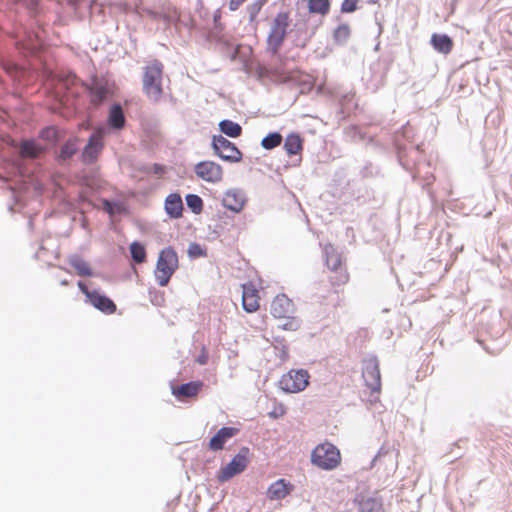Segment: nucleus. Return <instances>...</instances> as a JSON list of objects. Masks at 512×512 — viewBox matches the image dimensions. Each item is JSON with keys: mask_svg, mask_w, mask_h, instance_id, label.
<instances>
[{"mask_svg": "<svg viewBox=\"0 0 512 512\" xmlns=\"http://www.w3.org/2000/svg\"><path fill=\"white\" fill-rule=\"evenodd\" d=\"M162 79L163 64L160 61L155 60L143 68L142 92L153 104H158L164 96Z\"/></svg>", "mask_w": 512, "mask_h": 512, "instance_id": "1", "label": "nucleus"}, {"mask_svg": "<svg viewBox=\"0 0 512 512\" xmlns=\"http://www.w3.org/2000/svg\"><path fill=\"white\" fill-rule=\"evenodd\" d=\"M90 105L94 108L111 100L115 94V83L109 75L92 74L84 84Z\"/></svg>", "mask_w": 512, "mask_h": 512, "instance_id": "2", "label": "nucleus"}, {"mask_svg": "<svg viewBox=\"0 0 512 512\" xmlns=\"http://www.w3.org/2000/svg\"><path fill=\"white\" fill-rule=\"evenodd\" d=\"M178 268L179 259L176 250L172 246L163 248L158 254L154 270L155 281L159 286L166 287Z\"/></svg>", "mask_w": 512, "mask_h": 512, "instance_id": "3", "label": "nucleus"}, {"mask_svg": "<svg viewBox=\"0 0 512 512\" xmlns=\"http://www.w3.org/2000/svg\"><path fill=\"white\" fill-rule=\"evenodd\" d=\"M341 462L339 450L333 444H320L311 453V463L323 470H333Z\"/></svg>", "mask_w": 512, "mask_h": 512, "instance_id": "4", "label": "nucleus"}, {"mask_svg": "<svg viewBox=\"0 0 512 512\" xmlns=\"http://www.w3.org/2000/svg\"><path fill=\"white\" fill-rule=\"evenodd\" d=\"M289 26V15L286 12L278 13L273 19L271 31L267 38L268 50L276 55L287 35V28Z\"/></svg>", "mask_w": 512, "mask_h": 512, "instance_id": "5", "label": "nucleus"}, {"mask_svg": "<svg viewBox=\"0 0 512 512\" xmlns=\"http://www.w3.org/2000/svg\"><path fill=\"white\" fill-rule=\"evenodd\" d=\"M250 449L246 446L240 448L239 452L226 464L217 474V480L225 483L233 477L241 474L249 464Z\"/></svg>", "mask_w": 512, "mask_h": 512, "instance_id": "6", "label": "nucleus"}, {"mask_svg": "<svg viewBox=\"0 0 512 512\" xmlns=\"http://www.w3.org/2000/svg\"><path fill=\"white\" fill-rule=\"evenodd\" d=\"M211 147L214 153L225 162L238 163L243 158V153L238 147L222 135H213Z\"/></svg>", "mask_w": 512, "mask_h": 512, "instance_id": "7", "label": "nucleus"}, {"mask_svg": "<svg viewBox=\"0 0 512 512\" xmlns=\"http://www.w3.org/2000/svg\"><path fill=\"white\" fill-rule=\"evenodd\" d=\"M309 378L308 372L304 369L291 370L281 377L279 386L286 393H298L307 387Z\"/></svg>", "mask_w": 512, "mask_h": 512, "instance_id": "8", "label": "nucleus"}, {"mask_svg": "<svg viewBox=\"0 0 512 512\" xmlns=\"http://www.w3.org/2000/svg\"><path fill=\"white\" fill-rule=\"evenodd\" d=\"M362 376L366 386L372 392H379L381 389V374L379 361L376 356H370L364 360Z\"/></svg>", "mask_w": 512, "mask_h": 512, "instance_id": "9", "label": "nucleus"}, {"mask_svg": "<svg viewBox=\"0 0 512 512\" xmlns=\"http://www.w3.org/2000/svg\"><path fill=\"white\" fill-rule=\"evenodd\" d=\"M194 172L200 179L209 183H218L223 178V169L214 161H201L194 167Z\"/></svg>", "mask_w": 512, "mask_h": 512, "instance_id": "10", "label": "nucleus"}, {"mask_svg": "<svg viewBox=\"0 0 512 512\" xmlns=\"http://www.w3.org/2000/svg\"><path fill=\"white\" fill-rule=\"evenodd\" d=\"M103 139L100 134L93 133L81 152V160L86 165L93 164L103 149Z\"/></svg>", "mask_w": 512, "mask_h": 512, "instance_id": "11", "label": "nucleus"}, {"mask_svg": "<svg viewBox=\"0 0 512 512\" xmlns=\"http://www.w3.org/2000/svg\"><path fill=\"white\" fill-rule=\"evenodd\" d=\"M246 202V193L240 188L228 189L222 198L223 206L234 213L241 212Z\"/></svg>", "mask_w": 512, "mask_h": 512, "instance_id": "12", "label": "nucleus"}, {"mask_svg": "<svg viewBox=\"0 0 512 512\" xmlns=\"http://www.w3.org/2000/svg\"><path fill=\"white\" fill-rule=\"evenodd\" d=\"M154 17L158 20H161L166 25H173L176 29L180 27H185L191 32L194 29V21L188 16L187 20L182 19L181 15L177 11L176 8H169L166 12L161 14H155Z\"/></svg>", "mask_w": 512, "mask_h": 512, "instance_id": "13", "label": "nucleus"}, {"mask_svg": "<svg viewBox=\"0 0 512 512\" xmlns=\"http://www.w3.org/2000/svg\"><path fill=\"white\" fill-rule=\"evenodd\" d=\"M80 139L70 137L55 152V160L63 165L68 163L80 150Z\"/></svg>", "mask_w": 512, "mask_h": 512, "instance_id": "14", "label": "nucleus"}, {"mask_svg": "<svg viewBox=\"0 0 512 512\" xmlns=\"http://www.w3.org/2000/svg\"><path fill=\"white\" fill-rule=\"evenodd\" d=\"M239 433L236 427L224 426L220 428L209 440L208 448L211 451L224 449L225 444Z\"/></svg>", "mask_w": 512, "mask_h": 512, "instance_id": "15", "label": "nucleus"}, {"mask_svg": "<svg viewBox=\"0 0 512 512\" xmlns=\"http://www.w3.org/2000/svg\"><path fill=\"white\" fill-rule=\"evenodd\" d=\"M203 386L202 381H189L178 386H172V394L176 399L184 401L196 397Z\"/></svg>", "mask_w": 512, "mask_h": 512, "instance_id": "16", "label": "nucleus"}, {"mask_svg": "<svg viewBox=\"0 0 512 512\" xmlns=\"http://www.w3.org/2000/svg\"><path fill=\"white\" fill-rule=\"evenodd\" d=\"M87 303L107 315L116 311V304L113 300L98 290H93V292H91V296H89Z\"/></svg>", "mask_w": 512, "mask_h": 512, "instance_id": "17", "label": "nucleus"}, {"mask_svg": "<svg viewBox=\"0 0 512 512\" xmlns=\"http://www.w3.org/2000/svg\"><path fill=\"white\" fill-rule=\"evenodd\" d=\"M136 118L140 123V127L143 133L149 137L153 138L158 133L159 121L156 116L151 113L141 110L136 113Z\"/></svg>", "mask_w": 512, "mask_h": 512, "instance_id": "18", "label": "nucleus"}, {"mask_svg": "<svg viewBox=\"0 0 512 512\" xmlns=\"http://www.w3.org/2000/svg\"><path fill=\"white\" fill-rule=\"evenodd\" d=\"M270 312L278 319L287 317L293 312V302L285 294H279L272 301Z\"/></svg>", "mask_w": 512, "mask_h": 512, "instance_id": "19", "label": "nucleus"}, {"mask_svg": "<svg viewBox=\"0 0 512 512\" xmlns=\"http://www.w3.org/2000/svg\"><path fill=\"white\" fill-rule=\"evenodd\" d=\"M253 71H254L255 77L260 82H264L266 80L279 81V82L288 81V77L284 73H282L278 70H272L261 63H257L254 66Z\"/></svg>", "mask_w": 512, "mask_h": 512, "instance_id": "20", "label": "nucleus"}, {"mask_svg": "<svg viewBox=\"0 0 512 512\" xmlns=\"http://www.w3.org/2000/svg\"><path fill=\"white\" fill-rule=\"evenodd\" d=\"M294 486L285 479H278L275 482H273L268 490H267V497L270 500H281L284 499L287 495H289Z\"/></svg>", "mask_w": 512, "mask_h": 512, "instance_id": "21", "label": "nucleus"}, {"mask_svg": "<svg viewBox=\"0 0 512 512\" xmlns=\"http://www.w3.org/2000/svg\"><path fill=\"white\" fill-rule=\"evenodd\" d=\"M430 44L435 51L443 55L449 54L454 46L453 39L444 33H433L430 38Z\"/></svg>", "mask_w": 512, "mask_h": 512, "instance_id": "22", "label": "nucleus"}, {"mask_svg": "<svg viewBox=\"0 0 512 512\" xmlns=\"http://www.w3.org/2000/svg\"><path fill=\"white\" fill-rule=\"evenodd\" d=\"M165 212L171 219H178L182 216L183 202L180 194L171 193L165 199Z\"/></svg>", "mask_w": 512, "mask_h": 512, "instance_id": "23", "label": "nucleus"}, {"mask_svg": "<svg viewBox=\"0 0 512 512\" xmlns=\"http://www.w3.org/2000/svg\"><path fill=\"white\" fill-rule=\"evenodd\" d=\"M358 507L360 512H384L382 498L376 494L360 497Z\"/></svg>", "mask_w": 512, "mask_h": 512, "instance_id": "24", "label": "nucleus"}, {"mask_svg": "<svg viewBox=\"0 0 512 512\" xmlns=\"http://www.w3.org/2000/svg\"><path fill=\"white\" fill-rule=\"evenodd\" d=\"M45 148L35 140H23L19 146V154L23 158L36 159L42 155Z\"/></svg>", "mask_w": 512, "mask_h": 512, "instance_id": "25", "label": "nucleus"}, {"mask_svg": "<svg viewBox=\"0 0 512 512\" xmlns=\"http://www.w3.org/2000/svg\"><path fill=\"white\" fill-rule=\"evenodd\" d=\"M107 125L114 130H120L125 125V114L119 103H113L110 107Z\"/></svg>", "mask_w": 512, "mask_h": 512, "instance_id": "26", "label": "nucleus"}, {"mask_svg": "<svg viewBox=\"0 0 512 512\" xmlns=\"http://www.w3.org/2000/svg\"><path fill=\"white\" fill-rule=\"evenodd\" d=\"M69 264L76 270L81 277L93 276V271L89 264L78 254H72L68 257Z\"/></svg>", "mask_w": 512, "mask_h": 512, "instance_id": "27", "label": "nucleus"}, {"mask_svg": "<svg viewBox=\"0 0 512 512\" xmlns=\"http://www.w3.org/2000/svg\"><path fill=\"white\" fill-rule=\"evenodd\" d=\"M284 149L289 156L300 153L303 149V139L298 133H290L284 142Z\"/></svg>", "mask_w": 512, "mask_h": 512, "instance_id": "28", "label": "nucleus"}, {"mask_svg": "<svg viewBox=\"0 0 512 512\" xmlns=\"http://www.w3.org/2000/svg\"><path fill=\"white\" fill-rule=\"evenodd\" d=\"M102 205L104 211L109 214L112 222H115L118 216L126 212L124 205L116 200L103 199Z\"/></svg>", "mask_w": 512, "mask_h": 512, "instance_id": "29", "label": "nucleus"}, {"mask_svg": "<svg viewBox=\"0 0 512 512\" xmlns=\"http://www.w3.org/2000/svg\"><path fill=\"white\" fill-rule=\"evenodd\" d=\"M219 130L222 134L230 138H237L242 134L241 125L229 119H224L219 122Z\"/></svg>", "mask_w": 512, "mask_h": 512, "instance_id": "30", "label": "nucleus"}, {"mask_svg": "<svg viewBox=\"0 0 512 512\" xmlns=\"http://www.w3.org/2000/svg\"><path fill=\"white\" fill-rule=\"evenodd\" d=\"M256 294L257 291L251 288V296H248L247 287L246 285L243 286L242 307L247 313H253L259 308Z\"/></svg>", "mask_w": 512, "mask_h": 512, "instance_id": "31", "label": "nucleus"}, {"mask_svg": "<svg viewBox=\"0 0 512 512\" xmlns=\"http://www.w3.org/2000/svg\"><path fill=\"white\" fill-rule=\"evenodd\" d=\"M130 259L137 264L146 262L147 252L144 243L140 241H133L130 243Z\"/></svg>", "mask_w": 512, "mask_h": 512, "instance_id": "32", "label": "nucleus"}, {"mask_svg": "<svg viewBox=\"0 0 512 512\" xmlns=\"http://www.w3.org/2000/svg\"><path fill=\"white\" fill-rule=\"evenodd\" d=\"M63 136V132L55 126H47L40 132V137L51 144L59 143L63 139Z\"/></svg>", "mask_w": 512, "mask_h": 512, "instance_id": "33", "label": "nucleus"}, {"mask_svg": "<svg viewBox=\"0 0 512 512\" xmlns=\"http://www.w3.org/2000/svg\"><path fill=\"white\" fill-rule=\"evenodd\" d=\"M308 10L311 14L327 15L330 11V0H308Z\"/></svg>", "mask_w": 512, "mask_h": 512, "instance_id": "34", "label": "nucleus"}, {"mask_svg": "<svg viewBox=\"0 0 512 512\" xmlns=\"http://www.w3.org/2000/svg\"><path fill=\"white\" fill-rule=\"evenodd\" d=\"M282 140L283 137L279 132H270L261 140V146L265 150H272L278 147Z\"/></svg>", "mask_w": 512, "mask_h": 512, "instance_id": "35", "label": "nucleus"}, {"mask_svg": "<svg viewBox=\"0 0 512 512\" xmlns=\"http://www.w3.org/2000/svg\"><path fill=\"white\" fill-rule=\"evenodd\" d=\"M186 205L194 214H200L203 211V200L202 198L197 194H187L185 196Z\"/></svg>", "mask_w": 512, "mask_h": 512, "instance_id": "36", "label": "nucleus"}, {"mask_svg": "<svg viewBox=\"0 0 512 512\" xmlns=\"http://www.w3.org/2000/svg\"><path fill=\"white\" fill-rule=\"evenodd\" d=\"M325 254L327 267L332 271H337L341 266L340 256L334 251L332 246L325 248Z\"/></svg>", "mask_w": 512, "mask_h": 512, "instance_id": "37", "label": "nucleus"}, {"mask_svg": "<svg viewBox=\"0 0 512 512\" xmlns=\"http://www.w3.org/2000/svg\"><path fill=\"white\" fill-rule=\"evenodd\" d=\"M351 34L350 27L348 24H340L333 32V39L337 44H345Z\"/></svg>", "mask_w": 512, "mask_h": 512, "instance_id": "38", "label": "nucleus"}, {"mask_svg": "<svg viewBox=\"0 0 512 512\" xmlns=\"http://www.w3.org/2000/svg\"><path fill=\"white\" fill-rule=\"evenodd\" d=\"M266 3V0H255L246 7V11L249 16V22L252 23L256 20L259 12Z\"/></svg>", "mask_w": 512, "mask_h": 512, "instance_id": "39", "label": "nucleus"}, {"mask_svg": "<svg viewBox=\"0 0 512 512\" xmlns=\"http://www.w3.org/2000/svg\"><path fill=\"white\" fill-rule=\"evenodd\" d=\"M282 319H285V321L278 325L279 328L287 331H296L300 328L301 321L298 318L288 315Z\"/></svg>", "mask_w": 512, "mask_h": 512, "instance_id": "40", "label": "nucleus"}, {"mask_svg": "<svg viewBox=\"0 0 512 512\" xmlns=\"http://www.w3.org/2000/svg\"><path fill=\"white\" fill-rule=\"evenodd\" d=\"M188 256L191 258H199L206 255V250L198 243H191L188 247Z\"/></svg>", "mask_w": 512, "mask_h": 512, "instance_id": "41", "label": "nucleus"}, {"mask_svg": "<svg viewBox=\"0 0 512 512\" xmlns=\"http://www.w3.org/2000/svg\"><path fill=\"white\" fill-rule=\"evenodd\" d=\"M150 301L155 306H162L165 302L164 293L156 289L149 290Z\"/></svg>", "mask_w": 512, "mask_h": 512, "instance_id": "42", "label": "nucleus"}, {"mask_svg": "<svg viewBox=\"0 0 512 512\" xmlns=\"http://www.w3.org/2000/svg\"><path fill=\"white\" fill-rule=\"evenodd\" d=\"M377 168L371 162H366L360 170V175L363 178L373 177L377 174Z\"/></svg>", "mask_w": 512, "mask_h": 512, "instance_id": "43", "label": "nucleus"}, {"mask_svg": "<svg viewBox=\"0 0 512 512\" xmlns=\"http://www.w3.org/2000/svg\"><path fill=\"white\" fill-rule=\"evenodd\" d=\"M359 0H344L341 4L342 13H353L357 10Z\"/></svg>", "mask_w": 512, "mask_h": 512, "instance_id": "44", "label": "nucleus"}, {"mask_svg": "<svg viewBox=\"0 0 512 512\" xmlns=\"http://www.w3.org/2000/svg\"><path fill=\"white\" fill-rule=\"evenodd\" d=\"M26 6L35 17L41 13L40 0H27Z\"/></svg>", "mask_w": 512, "mask_h": 512, "instance_id": "45", "label": "nucleus"}, {"mask_svg": "<svg viewBox=\"0 0 512 512\" xmlns=\"http://www.w3.org/2000/svg\"><path fill=\"white\" fill-rule=\"evenodd\" d=\"M220 19H221V13L219 10H217L214 15H213V23H214V28L215 30L217 31H222L223 30V25L222 23L220 22Z\"/></svg>", "mask_w": 512, "mask_h": 512, "instance_id": "46", "label": "nucleus"}, {"mask_svg": "<svg viewBox=\"0 0 512 512\" xmlns=\"http://www.w3.org/2000/svg\"><path fill=\"white\" fill-rule=\"evenodd\" d=\"M208 353L205 347H202L201 353L196 357V362L200 365H206L208 363Z\"/></svg>", "mask_w": 512, "mask_h": 512, "instance_id": "47", "label": "nucleus"}, {"mask_svg": "<svg viewBox=\"0 0 512 512\" xmlns=\"http://www.w3.org/2000/svg\"><path fill=\"white\" fill-rule=\"evenodd\" d=\"M390 453L389 448L385 447L384 445L379 449L378 453L375 455V457L372 460V466L376 461H378L382 456H386Z\"/></svg>", "mask_w": 512, "mask_h": 512, "instance_id": "48", "label": "nucleus"}, {"mask_svg": "<svg viewBox=\"0 0 512 512\" xmlns=\"http://www.w3.org/2000/svg\"><path fill=\"white\" fill-rule=\"evenodd\" d=\"M77 285H78L80 291L86 296V302H87L89 300V296H91V292H93V290H89L83 281H78Z\"/></svg>", "mask_w": 512, "mask_h": 512, "instance_id": "49", "label": "nucleus"}, {"mask_svg": "<svg viewBox=\"0 0 512 512\" xmlns=\"http://www.w3.org/2000/svg\"><path fill=\"white\" fill-rule=\"evenodd\" d=\"M245 0H230L229 2V9L231 11H235L239 8V6L244 2Z\"/></svg>", "mask_w": 512, "mask_h": 512, "instance_id": "50", "label": "nucleus"}, {"mask_svg": "<svg viewBox=\"0 0 512 512\" xmlns=\"http://www.w3.org/2000/svg\"><path fill=\"white\" fill-rule=\"evenodd\" d=\"M153 172L155 174H162L164 172V167L160 164H154L153 165Z\"/></svg>", "mask_w": 512, "mask_h": 512, "instance_id": "51", "label": "nucleus"}, {"mask_svg": "<svg viewBox=\"0 0 512 512\" xmlns=\"http://www.w3.org/2000/svg\"><path fill=\"white\" fill-rule=\"evenodd\" d=\"M75 80H76V77L74 76V77L71 79L72 84L74 83V81H75ZM69 82H70V79L66 80V81L64 82V85H65L66 87H68V83H69ZM67 93H68V94H70V93H73V92L71 91V89H70V88H67Z\"/></svg>", "mask_w": 512, "mask_h": 512, "instance_id": "52", "label": "nucleus"}, {"mask_svg": "<svg viewBox=\"0 0 512 512\" xmlns=\"http://www.w3.org/2000/svg\"><path fill=\"white\" fill-rule=\"evenodd\" d=\"M281 356L286 358L288 356V348L286 345H282Z\"/></svg>", "mask_w": 512, "mask_h": 512, "instance_id": "53", "label": "nucleus"}, {"mask_svg": "<svg viewBox=\"0 0 512 512\" xmlns=\"http://www.w3.org/2000/svg\"><path fill=\"white\" fill-rule=\"evenodd\" d=\"M219 228H221V225H216L214 230H213V233L215 234V237H219L220 236Z\"/></svg>", "mask_w": 512, "mask_h": 512, "instance_id": "54", "label": "nucleus"}, {"mask_svg": "<svg viewBox=\"0 0 512 512\" xmlns=\"http://www.w3.org/2000/svg\"><path fill=\"white\" fill-rule=\"evenodd\" d=\"M33 227H34L33 219H32V217H30V219H29V221H28V228H29L30 230H32V229H33Z\"/></svg>", "mask_w": 512, "mask_h": 512, "instance_id": "55", "label": "nucleus"}, {"mask_svg": "<svg viewBox=\"0 0 512 512\" xmlns=\"http://www.w3.org/2000/svg\"><path fill=\"white\" fill-rule=\"evenodd\" d=\"M62 286H67L69 284L68 280L64 279L60 282Z\"/></svg>", "mask_w": 512, "mask_h": 512, "instance_id": "56", "label": "nucleus"}, {"mask_svg": "<svg viewBox=\"0 0 512 512\" xmlns=\"http://www.w3.org/2000/svg\"><path fill=\"white\" fill-rule=\"evenodd\" d=\"M377 24H378V26H379V29H378V35H380V34L382 33V26H381V24H380V23H378V22H377Z\"/></svg>", "mask_w": 512, "mask_h": 512, "instance_id": "57", "label": "nucleus"}, {"mask_svg": "<svg viewBox=\"0 0 512 512\" xmlns=\"http://www.w3.org/2000/svg\"><path fill=\"white\" fill-rule=\"evenodd\" d=\"M251 288H252V287H247V290H248V296H251Z\"/></svg>", "mask_w": 512, "mask_h": 512, "instance_id": "58", "label": "nucleus"}, {"mask_svg": "<svg viewBox=\"0 0 512 512\" xmlns=\"http://www.w3.org/2000/svg\"><path fill=\"white\" fill-rule=\"evenodd\" d=\"M379 46H380V44H379V43H378V44H376V46H375V50H378V49H379Z\"/></svg>", "mask_w": 512, "mask_h": 512, "instance_id": "59", "label": "nucleus"}, {"mask_svg": "<svg viewBox=\"0 0 512 512\" xmlns=\"http://www.w3.org/2000/svg\"><path fill=\"white\" fill-rule=\"evenodd\" d=\"M130 197L134 195V193L130 190L129 192Z\"/></svg>", "mask_w": 512, "mask_h": 512, "instance_id": "60", "label": "nucleus"}]
</instances>
